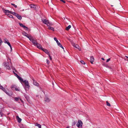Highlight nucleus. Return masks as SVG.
<instances>
[{"label":"nucleus","mask_w":128,"mask_h":128,"mask_svg":"<svg viewBox=\"0 0 128 128\" xmlns=\"http://www.w3.org/2000/svg\"><path fill=\"white\" fill-rule=\"evenodd\" d=\"M0 69H1V68H0Z\"/></svg>","instance_id":"nucleus-45"},{"label":"nucleus","mask_w":128,"mask_h":128,"mask_svg":"<svg viewBox=\"0 0 128 128\" xmlns=\"http://www.w3.org/2000/svg\"><path fill=\"white\" fill-rule=\"evenodd\" d=\"M2 42V41L1 40H0V46L1 45V44Z\"/></svg>","instance_id":"nucleus-36"},{"label":"nucleus","mask_w":128,"mask_h":128,"mask_svg":"<svg viewBox=\"0 0 128 128\" xmlns=\"http://www.w3.org/2000/svg\"><path fill=\"white\" fill-rule=\"evenodd\" d=\"M81 63L83 64H85V63L83 60H81L80 61Z\"/></svg>","instance_id":"nucleus-27"},{"label":"nucleus","mask_w":128,"mask_h":128,"mask_svg":"<svg viewBox=\"0 0 128 128\" xmlns=\"http://www.w3.org/2000/svg\"><path fill=\"white\" fill-rule=\"evenodd\" d=\"M66 128H70L69 126H68L66 127Z\"/></svg>","instance_id":"nucleus-42"},{"label":"nucleus","mask_w":128,"mask_h":128,"mask_svg":"<svg viewBox=\"0 0 128 128\" xmlns=\"http://www.w3.org/2000/svg\"><path fill=\"white\" fill-rule=\"evenodd\" d=\"M83 123L80 120H78L76 124L78 128H82Z\"/></svg>","instance_id":"nucleus-4"},{"label":"nucleus","mask_w":128,"mask_h":128,"mask_svg":"<svg viewBox=\"0 0 128 128\" xmlns=\"http://www.w3.org/2000/svg\"><path fill=\"white\" fill-rule=\"evenodd\" d=\"M14 99L16 101H18L19 100V98H14Z\"/></svg>","instance_id":"nucleus-29"},{"label":"nucleus","mask_w":128,"mask_h":128,"mask_svg":"<svg viewBox=\"0 0 128 128\" xmlns=\"http://www.w3.org/2000/svg\"><path fill=\"white\" fill-rule=\"evenodd\" d=\"M6 44H7L9 46V45H10V42H7Z\"/></svg>","instance_id":"nucleus-37"},{"label":"nucleus","mask_w":128,"mask_h":128,"mask_svg":"<svg viewBox=\"0 0 128 128\" xmlns=\"http://www.w3.org/2000/svg\"><path fill=\"white\" fill-rule=\"evenodd\" d=\"M54 40L56 41L58 45L62 48V49H64V48L63 46H62V45L60 44V43L57 40V38H54Z\"/></svg>","instance_id":"nucleus-7"},{"label":"nucleus","mask_w":128,"mask_h":128,"mask_svg":"<svg viewBox=\"0 0 128 128\" xmlns=\"http://www.w3.org/2000/svg\"><path fill=\"white\" fill-rule=\"evenodd\" d=\"M16 118L18 122H20L21 121L22 119L20 118L18 116H17Z\"/></svg>","instance_id":"nucleus-22"},{"label":"nucleus","mask_w":128,"mask_h":128,"mask_svg":"<svg viewBox=\"0 0 128 128\" xmlns=\"http://www.w3.org/2000/svg\"><path fill=\"white\" fill-rule=\"evenodd\" d=\"M45 101L48 102H50V99L47 97L45 98Z\"/></svg>","instance_id":"nucleus-14"},{"label":"nucleus","mask_w":128,"mask_h":128,"mask_svg":"<svg viewBox=\"0 0 128 128\" xmlns=\"http://www.w3.org/2000/svg\"><path fill=\"white\" fill-rule=\"evenodd\" d=\"M111 6H113V5H111Z\"/></svg>","instance_id":"nucleus-43"},{"label":"nucleus","mask_w":128,"mask_h":128,"mask_svg":"<svg viewBox=\"0 0 128 128\" xmlns=\"http://www.w3.org/2000/svg\"><path fill=\"white\" fill-rule=\"evenodd\" d=\"M46 63L48 64L50 63V61L48 60H46Z\"/></svg>","instance_id":"nucleus-28"},{"label":"nucleus","mask_w":128,"mask_h":128,"mask_svg":"<svg viewBox=\"0 0 128 128\" xmlns=\"http://www.w3.org/2000/svg\"><path fill=\"white\" fill-rule=\"evenodd\" d=\"M19 24L20 26L26 30H28V28L27 27L24 25L22 24L19 23Z\"/></svg>","instance_id":"nucleus-8"},{"label":"nucleus","mask_w":128,"mask_h":128,"mask_svg":"<svg viewBox=\"0 0 128 128\" xmlns=\"http://www.w3.org/2000/svg\"><path fill=\"white\" fill-rule=\"evenodd\" d=\"M30 6V8H33L34 10H36L37 7L34 4H31Z\"/></svg>","instance_id":"nucleus-11"},{"label":"nucleus","mask_w":128,"mask_h":128,"mask_svg":"<svg viewBox=\"0 0 128 128\" xmlns=\"http://www.w3.org/2000/svg\"><path fill=\"white\" fill-rule=\"evenodd\" d=\"M110 58H109L108 59H107L106 60V62H108L109 61H110Z\"/></svg>","instance_id":"nucleus-31"},{"label":"nucleus","mask_w":128,"mask_h":128,"mask_svg":"<svg viewBox=\"0 0 128 128\" xmlns=\"http://www.w3.org/2000/svg\"><path fill=\"white\" fill-rule=\"evenodd\" d=\"M48 26V29L49 30H52L53 31H54V28L53 27H51L50 26Z\"/></svg>","instance_id":"nucleus-19"},{"label":"nucleus","mask_w":128,"mask_h":128,"mask_svg":"<svg viewBox=\"0 0 128 128\" xmlns=\"http://www.w3.org/2000/svg\"><path fill=\"white\" fill-rule=\"evenodd\" d=\"M4 66L8 70H10V68L8 65V62H5L3 63Z\"/></svg>","instance_id":"nucleus-6"},{"label":"nucleus","mask_w":128,"mask_h":128,"mask_svg":"<svg viewBox=\"0 0 128 128\" xmlns=\"http://www.w3.org/2000/svg\"><path fill=\"white\" fill-rule=\"evenodd\" d=\"M14 74H16V76L17 77L20 81L21 82H22L23 81H24L23 79L22 78L20 77L18 75L16 74L15 73H14Z\"/></svg>","instance_id":"nucleus-10"},{"label":"nucleus","mask_w":128,"mask_h":128,"mask_svg":"<svg viewBox=\"0 0 128 128\" xmlns=\"http://www.w3.org/2000/svg\"><path fill=\"white\" fill-rule=\"evenodd\" d=\"M22 82L24 83L26 89L28 90L30 87V86L29 85V83L28 81L26 80H24V81H23Z\"/></svg>","instance_id":"nucleus-3"},{"label":"nucleus","mask_w":128,"mask_h":128,"mask_svg":"<svg viewBox=\"0 0 128 128\" xmlns=\"http://www.w3.org/2000/svg\"><path fill=\"white\" fill-rule=\"evenodd\" d=\"M60 0L62 2L64 3H65V2H66L64 0Z\"/></svg>","instance_id":"nucleus-34"},{"label":"nucleus","mask_w":128,"mask_h":128,"mask_svg":"<svg viewBox=\"0 0 128 128\" xmlns=\"http://www.w3.org/2000/svg\"><path fill=\"white\" fill-rule=\"evenodd\" d=\"M17 18L19 20H21L22 18V17L20 16L18 14H17V15L16 16Z\"/></svg>","instance_id":"nucleus-21"},{"label":"nucleus","mask_w":128,"mask_h":128,"mask_svg":"<svg viewBox=\"0 0 128 128\" xmlns=\"http://www.w3.org/2000/svg\"><path fill=\"white\" fill-rule=\"evenodd\" d=\"M125 57H126V58H128V56H125Z\"/></svg>","instance_id":"nucleus-41"},{"label":"nucleus","mask_w":128,"mask_h":128,"mask_svg":"<svg viewBox=\"0 0 128 128\" xmlns=\"http://www.w3.org/2000/svg\"><path fill=\"white\" fill-rule=\"evenodd\" d=\"M124 59L125 60H126L125 59V58H124Z\"/></svg>","instance_id":"nucleus-44"},{"label":"nucleus","mask_w":128,"mask_h":128,"mask_svg":"<svg viewBox=\"0 0 128 128\" xmlns=\"http://www.w3.org/2000/svg\"><path fill=\"white\" fill-rule=\"evenodd\" d=\"M22 34L23 35L29 39V38H30V37L31 36H29V35L28 34L26 33L25 32H22Z\"/></svg>","instance_id":"nucleus-9"},{"label":"nucleus","mask_w":128,"mask_h":128,"mask_svg":"<svg viewBox=\"0 0 128 128\" xmlns=\"http://www.w3.org/2000/svg\"><path fill=\"white\" fill-rule=\"evenodd\" d=\"M12 88H13V89L15 88V90L16 91H19V90L18 88H17L16 86L15 85H12Z\"/></svg>","instance_id":"nucleus-13"},{"label":"nucleus","mask_w":128,"mask_h":128,"mask_svg":"<svg viewBox=\"0 0 128 128\" xmlns=\"http://www.w3.org/2000/svg\"><path fill=\"white\" fill-rule=\"evenodd\" d=\"M42 50L46 54H47L48 55L50 54L49 52L47 50L43 48L42 49Z\"/></svg>","instance_id":"nucleus-17"},{"label":"nucleus","mask_w":128,"mask_h":128,"mask_svg":"<svg viewBox=\"0 0 128 128\" xmlns=\"http://www.w3.org/2000/svg\"><path fill=\"white\" fill-rule=\"evenodd\" d=\"M90 58V62L92 64H93L94 60V57L92 56H91Z\"/></svg>","instance_id":"nucleus-16"},{"label":"nucleus","mask_w":128,"mask_h":128,"mask_svg":"<svg viewBox=\"0 0 128 128\" xmlns=\"http://www.w3.org/2000/svg\"><path fill=\"white\" fill-rule=\"evenodd\" d=\"M33 80V84H34L37 86H39V84L35 80Z\"/></svg>","instance_id":"nucleus-18"},{"label":"nucleus","mask_w":128,"mask_h":128,"mask_svg":"<svg viewBox=\"0 0 128 128\" xmlns=\"http://www.w3.org/2000/svg\"><path fill=\"white\" fill-rule=\"evenodd\" d=\"M36 46L37 47L40 49H41L42 50V49H43V48H42V46L40 44H39L38 43L37 44V45H36Z\"/></svg>","instance_id":"nucleus-12"},{"label":"nucleus","mask_w":128,"mask_h":128,"mask_svg":"<svg viewBox=\"0 0 128 128\" xmlns=\"http://www.w3.org/2000/svg\"><path fill=\"white\" fill-rule=\"evenodd\" d=\"M76 123V122H75V121L73 123V124L72 126L74 125H75Z\"/></svg>","instance_id":"nucleus-33"},{"label":"nucleus","mask_w":128,"mask_h":128,"mask_svg":"<svg viewBox=\"0 0 128 128\" xmlns=\"http://www.w3.org/2000/svg\"><path fill=\"white\" fill-rule=\"evenodd\" d=\"M8 40L7 39L5 38L4 39V43H7V42H8Z\"/></svg>","instance_id":"nucleus-26"},{"label":"nucleus","mask_w":128,"mask_h":128,"mask_svg":"<svg viewBox=\"0 0 128 128\" xmlns=\"http://www.w3.org/2000/svg\"><path fill=\"white\" fill-rule=\"evenodd\" d=\"M42 20L44 24L47 25L48 26L52 25V24L51 23L49 22L48 20L46 19H42Z\"/></svg>","instance_id":"nucleus-2"},{"label":"nucleus","mask_w":128,"mask_h":128,"mask_svg":"<svg viewBox=\"0 0 128 128\" xmlns=\"http://www.w3.org/2000/svg\"><path fill=\"white\" fill-rule=\"evenodd\" d=\"M48 55V56H49V57H50V60H52V57H51V56H50V54H49V55Z\"/></svg>","instance_id":"nucleus-32"},{"label":"nucleus","mask_w":128,"mask_h":128,"mask_svg":"<svg viewBox=\"0 0 128 128\" xmlns=\"http://www.w3.org/2000/svg\"><path fill=\"white\" fill-rule=\"evenodd\" d=\"M9 13H5L6 15H7L9 17L11 18H13V16L11 14H9Z\"/></svg>","instance_id":"nucleus-20"},{"label":"nucleus","mask_w":128,"mask_h":128,"mask_svg":"<svg viewBox=\"0 0 128 128\" xmlns=\"http://www.w3.org/2000/svg\"><path fill=\"white\" fill-rule=\"evenodd\" d=\"M71 26L69 25L66 28V30H68L69 29L71 28Z\"/></svg>","instance_id":"nucleus-23"},{"label":"nucleus","mask_w":128,"mask_h":128,"mask_svg":"<svg viewBox=\"0 0 128 128\" xmlns=\"http://www.w3.org/2000/svg\"><path fill=\"white\" fill-rule=\"evenodd\" d=\"M72 45L75 48H76L80 50H81L80 48V49L78 47H79V46L78 45L76 44H72Z\"/></svg>","instance_id":"nucleus-15"},{"label":"nucleus","mask_w":128,"mask_h":128,"mask_svg":"<svg viewBox=\"0 0 128 128\" xmlns=\"http://www.w3.org/2000/svg\"><path fill=\"white\" fill-rule=\"evenodd\" d=\"M38 126L39 128H41V126L40 124L39 126Z\"/></svg>","instance_id":"nucleus-35"},{"label":"nucleus","mask_w":128,"mask_h":128,"mask_svg":"<svg viewBox=\"0 0 128 128\" xmlns=\"http://www.w3.org/2000/svg\"><path fill=\"white\" fill-rule=\"evenodd\" d=\"M29 40L32 42L34 44L35 46L38 43L36 40L33 38L31 36L30 38H29Z\"/></svg>","instance_id":"nucleus-5"},{"label":"nucleus","mask_w":128,"mask_h":128,"mask_svg":"<svg viewBox=\"0 0 128 128\" xmlns=\"http://www.w3.org/2000/svg\"><path fill=\"white\" fill-rule=\"evenodd\" d=\"M38 124L37 123H36L35 124V126H39V124Z\"/></svg>","instance_id":"nucleus-30"},{"label":"nucleus","mask_w":128,"mask_h":128,"mask_svg":"<svg viewBox=\"0 0 128 128\" xmlns=\"http://www.w3.org/2000/svg\"><path fill=\"white\" fill-rule=\"evenodd\" d=\"M106 105L107 106H110V104L108 102V101H107L106 102Z\"/></svg>","instance_id":"nucleus-24"},{"label":"nucleus","mask_w":128,"mask_h":128,"mask_svg":"<svg viewBox=\"0 0 128 128\" xmlns=\"http://www.w3.org/2000/svg\"><path fill=\"white\" fill-rule=\"evenodd\" d=\"M11 4L12 6H13L16 8H17V6L16 5H15L14 4L11 3Z\"/></svg>","instance_id":"nucleus-25"},{"label":"nucleus","mask_w":128,"mask_h":128,"mask_svg":"<svg viewBox=\"0 0 128 128\" xmlns=\"http://www.w3.org/2000/svg\"><path fill=\"white\" fill-rule=\"evenodd\" d=\"M101 59H102V60H104V58H101Z\"/></svg>","instance_id":"nucleus-40"},{"label":"nucleus","mask_w":128,"mask_h":128,"mask_svg":"<svg viewBox=\"0 0 128 128\" xmlns=\"http://www.w3.org/2000/svg\"><path fill=\"white\" fill-rule=\"evenodd\" d=\"M3 11L5 13H10L14 15L15 16L17 15V14L15 13L14 12H12L11 11H9L8 10H5L4 8H2Z\"/></svg>","instance_id":"nucleus-1"},{"label":"nucleus","mask_w":128,"mask_h":128,"mask_svg":"<svg viewBox=\"0 0 128 128\" xmlns=\"http://www.w3.org/2000/svg\"><path fill=\"white\" fill-rule=\"evenodd\" d=\"M0 115H1L0 116H2V114L1 112H0Z\"/></svg>","instance_id":"nucleus-38"},{"label":"nucleus","mask_w":128,"mask_h":128,"mask_svg":"<svg viewBox=\"0 0 128 128\" xmlns=\"http://www.w3.org/2000/svg\"><path fill=\"white\" fill-rule=\"evenodd\" d=\"M9 46L10 47L11 49H12V46H11V45L10 44V45H9Z\"/></svg>","instance_id":"nucleus-39"}]
</instances>
